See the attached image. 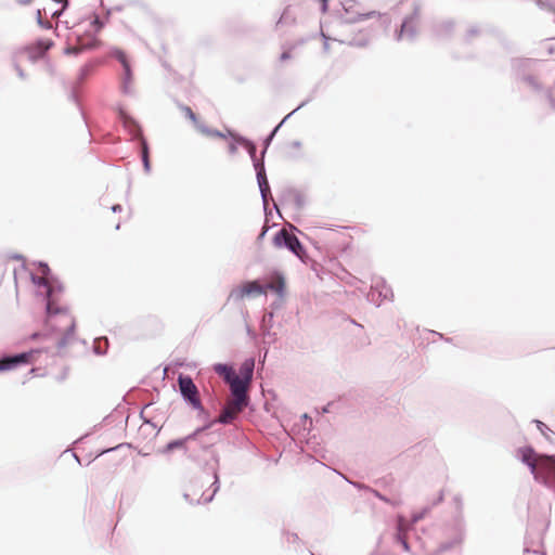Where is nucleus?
Wrapping results in <instances>:
<instances>
[{
    "instance_id": "f257e3e1",
    "label": "nucleus",
    "mask_w": 555,
    "mask_h": 555,
    "mask_svg": "<svg viewBox=\"0 0 555 555\" xmlns=\"http://www.w3.org/2000/svg\"><path fill=\"white\" fill-rule=\"evenodd\" d=\"M41 276L31 273V281L37 286V294L46 299L47 320L46 327L48 333L42 336H56L55 346L59 350L65 348L74 340L76 322L67 308L59 307L57 296L63 292L61 285L54 286L48 279L50 269L47 263L40 262ZM41 336L39 333L33 334V338Z\"/></svg>"
},
{
    "instance_id": "f03ea898",
    "label": "nucleus",
    "mask_w": 555,
    "mask_h": 555,
    "mask_svg": "<svg viewBox=\"0 0 555 555\" xmlns=\"http://www.w3.org/2000/svg\"><path fill=\"white\" fill-rule=\"evenodd\" d=\"M64 26L69 30L67 39L81 44V48H92L94 46L96 34L102 29L103 22L99 15L92 14L82 18H72L57 21L56 28Z\"/></svg>"
},
{
    "instance_id": "7ed1b4c3",
    "label": "nucleus",
    "mask_w": 555,
    "mask_h": 555,
    "mask_svg": "<svg viewBox=\"0 0 555 555\" xmlns=\"http://www.w3.org/2000/svg\"><path fill=\"white\" fill-rule=\"evenodd\" d=\"M209 426L199 427L188 435L186 456L192 461H199L219 439V435L209 431Z\"/></svg>"
},
{
    "instance_id": "20e7f679",
    "label": "nucleus",
    "mask_w": 555,
    "mask_h": 555,
    "mask_svg": "<svg viewBox=\"0 0 555 555\" xmlns=\"http://www.w3.org/2000/svg\"><path fill=\"white\" fill-rule=\"evenodd\" d=\"M178 385L183 400L191 405L193 410L198 412V414L204 413L205 409L202 404L197 387L193 379L190 376L180 374L178 377Z\"/></svg>"
},
{
    "instance_id": "39448f33",
    "label": "nucleus",
    "mask_w": 555,
    "mask_h": 555,
    "mask_svg": "<svg viewBox=\"0 0 555 555\" xmlns=\"http://www.w3.org/2000/svg\"><path fill=\"white\" fill-rule=\"evenodd\" d=\"M274 244L278 247H285L289 251H292L299 259H302L306 256V249L298 240V237L287 230L282 229L274 235Z\"/></svg>"
},
{
    "instance_id": "423d86ee",
    "label": "nucleus",
    "mask_w": 555,
    "mask_h": 555,
    "mask_svg": "<svg viewBox=\"0 0 555 555\" xmlns=\"http://www.w3.org/2000/svg\"><path fill=\"white\" fill-rule=\"evenodd\" d=\"M111 56L120 62L122 66L121 91L124 94L132 95L134 90L132 88V70L130 63L125 52L120 49L114 48L111 50Z\"/></svg>"
},
{
    "instance_id": "0eeeda50",
    "label": "nucleus",
    "mask_w": 555,
    "mask_h": 555,
    "mask_svg": "<svg viewBox=\"0 0 555 555\" xmlns=\"http://www.w3.org/2000/svg\"><path fill=\"white\" fill-rule=\"evenodd\" d=\"M268 288H273V285L262 286L257 281L247 282L242 286L233 288L229 294L228 300L240 301L246 296L266 295Z\"/></svg>"
},
{
    "instance_id": "6e6552de",
    "label": "nucleus",
    "mask_w": 555,
    "mask_h": 555,
    "mask_svg": "<svg viewBox=\"0 0 555 555\" xmlns=\"http://www.w3.org/2000/svg\"><path fill=\"white\" fill-rule=\"evenodd\" d=\"M230 385L231 395L233 397L232 401L236 408L240 405H248V386L250 383L240 378L237 375L235 378H232L231 382L228 383Z\"/></svg>"
},
{
    "instance_id": "1a4fd4ad",
    "label": "nucleus",
    "mask_w": 555,
    "mask_h": 555,
    "mask_svg": "<svg viewBox=\"0 0 555 555\" xmlns=\"http://www.w3.org/2000/svg\"><path fill=\"white\" fill-rule=\"evenodd\" d=\"M392 297V289L383 279H376L367 294V299L376 307H379L384 300Z\"/></svg>"
},
{
    "instance_id": "9d476101",
    "label": "nucleus",
    "mask_w": 555,
    "mask_h": 555,
    "mask_svg": "<svg viewBox=\"0 0 555 555\" xmlns=\"http://www.w3.org/2000/svg\"><path fill=\"white\" fill-rule=\"evenodd\" d=\"M539 474H542L546 480V485L543 486L552 488L555 480V455H541L539 457Z\"/></svg>"
},
{
    "instance_id": "9b49d317",
    "label": "nucleus",
    "mask_w": 555,
    "mask_h": 555,
    "mask_svg": "<svg viewBox=\"0 0 555 555\" xmlns=\"http://www.w3.org/2000/svg\"><path fill=\"white\" fill-rule=\"evenodd\" d=\"M211 456L215 462V466L212 467V482L210 486L211 491L210 492L204 491L201 494V498L198 500H196L197 504L211 502L212 499L215 498L216 493L220 489L219 475H218L219 461H220L219 455L215 452H211Z\"/></svg>"
},
{
    "instance_id": "f8f14e48",
    "label": "nucleus",
    "mask_w": 555,
    "mask_h": 555,
    "mask_svg": "<svg viewBox=\"0 0 555 555\" xmlns=\"http://www.w3.org/2000/svg\"><path fill=\"white\" fill-rule=\"evenodd\" d=\"M34 351L22 352L13 356H4L0 358V372L10 371L21 364H27L30 361Z\"/></svg>"
},
{
    "instance_id": "ddd939ff",
    "label": "nucleus",
    "mask_w": 555,
    "mask_h": 555,
    "mask_svg": "<svg viewBox=\"0 0 555 555\" xmlns=\"http://www.w3.org/2000/svg\"><path fill=\"white\" fill-rule=\"evenodd\" d=\"M255 170L263 209L266 211L268 209V195L270 193V186L267 180L264 163H256Z\"/></svg>"
},
{
    "instance_id": "4468645a",
    "label": "nucleus",
    "mask_w": 555,
    "mask_h": 555,
    "mask_svg": "<svg viewBox=\"0 0 555 555\" xmlns=\"http://www.w3.org/2000/svg\"><path fill=\"white\" fill-rule=\"evenodd\" d=\"M418 18L417 10L411 16L404 18L399 33L397 34V40L403 38L413 40L416 36V24Z\"/></svg>"
},
{
    "instance_id": "2eb2a0df",
    "label": "nucleus",
    "mask_w": 555,
    "mask_h": 555,
    "mask_svg": "<svg viewBox=\"0 0 555 555\" xmlns=\"http://www.w3.org/2000/svg\"><path fill=\"white\" fill-rule=\"evenodd\" d=\"M246 406L247 405H240V408H236L233 404V401L231 400L223 406L218 418L212 421L208 426L210 427L212 424H216V423H219L222 425H228V424L232 423L235 420L236 415L238 413H241Z\"/></svg>"
},
{
    "instance_id": "dca6fc26",
    "label": "nucleus",
    "mask_w": 555,
    "mask_h": 555,
    "mask_svg": "<svg viewBox=\"0 0 555 555\" xmlns=\"http://www.w3.org/2000/svg\"><path fill=\"white\" fill-rule=\"evenodd\" d=\"M464 537V522L462 517L456 520V535L452 542L442 543L439 546V551L444 552L450 550L453 545L460 544Z\"/></svg>"
},
{
    "instance_id": "f3484780",
    "label": "nucleus",
    "mask_w": 555,
    "mask_h": 555,
    "mask_svg": "<svg viewBox=\"0 0 555 555\" xmlns=\"http://www.w3.org/2000/svg\"><path fill=\"white\" fill-rule=\"evenodd\" d=\"M255 369V360L253 358L246 359L240 366V378L250 383Z\"/></svg>"
},
{
    "instance_id": "a211bd4d",
    "label": "nucleus",
    "mask_w": 555,
    "mask_h": 555,
    "mask_svg": "<svg viewBox=\"0 0 555 555\" xmlns=\"http://www.w3.org/2000/svg\"><path fill=\"white\" fill-rule=\"evenodd\" d=\"M214 371L219 374V375H222L225 383H229L232 380V378H235L237 376V374L234 372V370L232 369V366L228 365V364H223V363H217L214 365Z\"/></svg>"
},
{
    "instance_id": "6ab92c4d",
    "label": "nucleus",
    "mask_w": 555,
    "mask_h": 555,
    "mask_svg": "<svg viewBox=\"0 0 555 555\" xmlns=\"http://www.w3.org/2000/svg\"><path fill=\"white\" fill-rule=\"evenodd\" d=\"M186 446H188V436L168 442L165 446V448L162 450V453L167 454L176 449H181V450H183L184 454L186 455Z\"/></svg>"
},
{
    "instance_id": "aec40b11",
    "label": "nucleus",
    "mask_w": 555,
    "mask_h": 555,
    "mask_svg": "<svg viewBox=\"0 0 555 555\" xmlns=\"http://www.w3.org/2000/svg\"><path fill=\"white\" fill-rule=\"evenodd\" d=\"M238 141L241 143V145H243L247 153L249 154L251 160H253V165L255 166L256 163H263V157L261 156V159H258L256 157V151H257V147L256 145L248 139H245L243 137H240L238 138Z\"/></svg>"
},
{
    "instance_id": "412c9836",
    "label": "nucleus",
    "mask_w": 555,
    "mask_h": 555,
    "mask_svg": "<svg viewBox=\"0 0 555 555\" xmlns=\"http://www.w3.org/2000/svg\"><path fill=\"white\" fill-rule=\"evenodd\" d=\"M518 452L520 454V461L525 465H528V464H530V462H534L537 460L535 452L531 447L521 448V449H519Z\"/></svg>"
},
{
    "instance_id": "4be33fe9",
    "label": "nucleus",
    "mask_w": 555,
    "mask_h": 555,
    "mask_svg": "<svg viewBox=\"0 0 555 555\" xmlns=\"http://www.w3.org/2000/svg\"><path fill=\"white\" fill-rule=\"evenodd\" d=\"M305 105V103H301L297 108H295L292 113H289L273 130L272 132L268 135V138L266 139L264 141V145L268 146L271 142V140L273 139V137L275 135V133L278 132V130L280 129V127L284 124V121L289 117L292 116L295 112H297L300 107H302ZM266 151H267V147H264V150L261 152V156L263 157L264 154H266Z\"/></svg>"
},
{
    "instance_id": "5701e85b",
    "label": "nucleus",
    "mask_w": 555,
    "mask_h": 555,
    "mask_svg": "<svg viewBox=\"0 0 555 555\" xmlns=\"http://www.w3.org/2000/svg\"><path fill=\"white\" fill-rule=\"evenodd\" d=\"M527 466L530 469V473L532 474L533 479L541 485H546L545 478L542 476V474H539V463L537 460L534 462H530V464H528Z\"/></svg>"
},
{
    "instance_id": "b1692460",
    "label": "nucleus",
    "mask_w": 555,
    "mask_h": 555,
    "mask_svg": "<svg viewBox=\"0 0 555 555\" xmlns=\"http://www.w3.org/2000/svg\"><path fill=\"white\" fill-rule=\"evenodd\" d=\"M197 130L201 131L203 134H206V135H209V137H216V138H225V134L222 133L221 131L219 130H216V129H210L208 128L207 126H205L204 124H198L196 126Z\"/></svg>"
},
{
    "instance_id": "393cba45",
    "label": "nucleus",
    "mask_w": 555,
    "mask_h": 555,
    "mask_svg": "<svg viewBox=\"0 0 555 555\" xmlns=\"http://www.w3.org/2000/svg\"><path fill=\"white\" fill-rule=\"evenodd\" d=\"M142 163L144 167V171L146 173H150L151 171V164L149 158V146L145 140H142Z\"/></svg>"
},
{
    "instance_id": "a878e982",
    "label": "nucleus",
    "mask_w": 555,
    "mask_h": 555,
    "mask_svg": "<svg viewBox=\"0 0 555 555\" xmlns=\"http://www.w3.org/2000/svg\"><path fill=\"white\" fill-rule=\"evenodd\" d=\"M410 527L411 524L408 525L405 518L402 515L397 517V533H406Z\"/></svg>"
},
{
    "instance_id": "bb28decb",
    "label": "nucleus",
    "mask_w": 555,
    "mask_h": 555,
    "mask_svg": "<svg viewBox=\"0 0 555 555\" xmlns=\"http://www.w3.org/2000/svg\"><path fill=\"white\" fill-rule=\"evenodd\" d=\"M429 511H430L429 507H425L421 512L414 513L411 517V526H413V525L417 524L420 520H422L429 513Z\"/></svg>"
},
{
    "instance_id": "cd10ccee",
    "label": "nucleus",
    "mask_w": 555,
    "mask_h": 555,
    "mask_svg": "<svg viewBox=\"0 0 555 555\" xmlns=\"http://www.w3.org/2000/svg\"><path fill=\"white\" fill-rule=\"evenodd\" d=\"M54 2H56L57 4H61V9L60 10H55L52 13V16L60 18L63 15V13L66 10V8L68 7V0H54Z\"/></svg>"
},
{
    "instance_id": "c85d7f7f",
    "label": "nucleus",
    "mask_w": 555,
    "mask_h": 555,
    "mask_svg": "<svg viewBox=\"0 0 555 555\" xmlns=\"http://www.w3.org/2000/svg\"><path fill=\"white\" fill-rule=\"evenodd\" d=\"M182 112L185 114V116L195 125L197 126L199 122L197 120L196 115L193 113V111L189 106L181 105L180 106Z\"/></svg>"
},
{
    "instance_id": "c756f323",
    "label": "nucleus",
    "mask_w": 555,
    "mask_h": 555,
    "mask_svg": "<svg viewBox=\"0 0 555 555\" xmlns=\"http://www.w3.org/2000/svg\"><path fill=\"white\" fill-rule=\"evenodd\" d=\"M373 15H375V12L372 11V12H369L366 14H357V16H351V17H348L347 18V22L349 23H356V22H359V21H362V20H366L369 17H372Z\"/></svg>"
},
{
    "instance_id": "7c9ffc66",
    "label": "nucleus",
    "mask_w": 555,
    "mask_h": 555,
    "mask_svg": "<svg viewBox=\"0 0 555 555\" xmlns=\"http://www.w3.org/2000/svg\"><path fill=\"white\" fill-rule=\"evenodd\" d=\"M396 540L402 545V547L405 552L410 551V545L406 540V533H397Z\"/></svg>"
},
{
    "instance_id": "2f4dec72",
    "label": "nucleus",
    "mask_w": 555,
    "mask_h": 555,
    "mask_svg": "<svg viewBox=\"0 0 555 555\" xmlns=\"http://www.w3.org/2000/svg\"><path fill=\"white\" fill-rule=\"evenodd\" d=\"M533 423L535 424L538 430L544 436V437H547V434L550 430V428L547 427V425H545L543 422L539 421V420H533Z\"/></svg>"
},
{
    "instance_id": "473e14b6",
    "label": "nucleus",
    "mask_w": 555,
    "mask_h": 555,
    "mask_svg": "<svg viewBox=\"0 0 555 555\" xmlns=\"http://www.w3.org/2000/svg\"><path fill=\"white\" fill-rule=\"evenodd\" d=\"M294 20L293 17L291 16L289 14V10L288 9H285L278 22V24H287V23H292Z\"/></svg>"
},
{
    "instance_id": "72a5a7b5",
    "label": "nucleus",
    "mask_w": 555,
    "mask_h": 555,
    "mask_svg": "<svg viewBox=\"0 0 555 555\" xmlns=\"http://www.w3.org/2000/svg\"><path fill=\"white\" fill-rule=\"evenodd\" d=\"M86 48H81V44H78V46H69L67 47L65 50H64V53L65 54H73V55H77L78 53H80V51L85 50Z\"/></svg>"
},
{
    "instance_id": "f704fd0d",
    "label": "nucleus",
    "mask_w": 555,
    "mask_h": 555,
    "mask_svg": "<svg viewBox=\"0 0 555 555\" xmlns=\"http://www.w3.org/2000/svg\"><path fill=\"white\" fill-rule=\"evenodd\" d=\"M238 138L240 137H233V141L229 144V152L231 155H234L237 152V144H241Z\"/></svg>"
},
{
    "instance_id": "c9c22d12",
    "label": "nucleus",
    "mask_w": 555,
    "mask_h": 555,
    "mask_svg": "<svg viewBox=\"0 0 555 555\" xmlns=\"http://www.w3.org/2000/svg\"><path fill=\"white\" fill-rule=\"evenodd\" d=\"M372 492H373V494H374L377 499H379L380 501H383V502H385V503H387V504L398 505V503H395V502L390 501L387 496L383 495V494H382L380 492H378L377 490H373Z\"/></svg>"
},
{
    "instance_id": "e433bc0d",
    "label": "nucleus",
    "mask_w": 555,
    "mask_h": 555,
    "mask_svg": "<svg viewBox=\"0 0 555 555\" xmlns=\"http://www.w3.org/2000/svg\"><path fill=\"white\" fill-rule=\"evenodd\" d=\"M357 4L354 0H343L341 5L346 12H349L353 9V7Z\"/></svg>"
},
{
    "instance_id": "4c0bfd02",
    "label": "nucleus",
    "mask_w": 555,
    "mask_h": 555,
    "mask_svg": "<svg viewBox=\"0 0 555 555\" xmlns=\"http://www.w3.org/2000/svg\"><path fill=\"white\" fill-rule=\"evenodd\" d=\"M285 540L287 543H297L299 541V538H298L297 533L286 532Z\"/></svg>"
},
{
    "instance_id": "58836bf2",
    "label": "nucleus",
    "mask_w": 555,
    "mask_h": 555,
    "mask_svg": "<svg viewBox=\"0 0 555 555\" xmlns=\"http://www.w3.org/2000/svg\"><path fill=\"white\" fill-rule=\"evenodd\" d=\"M537 4L541 8H548L555 12V7L550 2V0H535Z\"/></svg>"
},
{
    "instance_id": "ea45409f",
    "label": "nucleus",
    "mask_w": 555,
    "mask_h": 555,
    "mask_svg": "<svg viewBox=\"0 0 555 555\" xmlns=\"http://www.w3.org/2000/svg\"><path fill=\"white\" fill-rule=\"evenodd\" d=\"M453 502L455 504L456 509L461 513L463 509V500H462L461 495H455L453 498Z\"/></svg>"
},
{
    "instance_id": "a19ab883",
    "label": "nucleus",
    "mask_w": 555,
    "mask_h": 555,
    "mask_svg": "<svg viewBox=\"0 0 555 555\" xmlns=\"http://www.w3.org/2000/svg\"><path fill=\"white\" fill-rule=\"evenodd\" d=\"M37 21H38V24L43 27V28H51V24L50 23H43V21L41 20V12L40 10L37 11Z\"/></svg>"
},
{
    "instance_id": "79ce46f5",
    "label": "nucleus",
    "mask_w": 555,
    "mask_h": 555,
    "mask_svg": "<svg viewBox=\"0 0 555 555\" xmlns=\"http://www.w3.org/2000/svg\"><path fill=\"white\" fill-rule=\"evenodd\" d=\"M38 44L40 46V48L43 51H47V50H49L52 47V41H50V40H40L38 42Z\"/></svg>"
},
{
    "instance_id": "37998d69",
    "label": "nucleus",
    "mask_w": 555,
    "mask_h": 555,
    "mask_svg": "<svg viewBox=\"0 0 555 555\" xmlns=\"http://www.w3.org/2000/svg\"><path fill=\"white\" fill-rule=\"evenodd\" d=\"M525 80L531 86L533 87L534 89H538L539 86L538 83L535 82V80L531 77V76H528L525 78Z\"/></svg>"
},
{
    "instance_id": "c03bdc74",
    "label": "nucleus",
    "mask_w": 555,
    "mask_h": 555,
    "mask_svg": "<svg viewBox=\"0 0 555 555\" xmlns=\"http://www.w3.org/2000/svg\"><path fill=\"white\" fill-rule=\"evenodd\" d=\"M14 67H15V70H16L18 77L22 79H25L26 75H25L24 70L21 68V66L15 64Z\"/></svg>"
},
{
    "instance_id": "a18cd8bd",
    "label": "nucleus",
    "mask_w": 555,
    "mask_h": 555,
    "mask_svg": "<svg viewBox=\"0 0 555 555\" xmlns=\"http://www.w3.org/2000/svg\"><path fill=\"white\" fill-rule=\"evenodd\" d=\"M292 57L291 53L288 51H284L281 55H280V60L282 62L286 61V60H289Z\"/></svg>"
},
{
    "instance_id": "49530a36",
    "label": "nucleus",
    "mask_w": 555,
    "mask_h": 555,
    "mask_svg": "<svg viewBox=\"0 0 555 555\" xmlns=\"http://www.w3.org/2000/svg\"><path fill=\"white\" fill-rule=\"evenodd\" d=\"M121 210H122V207L119 204H116V205L112 206V211L113 212H119Z\"/></svg>"
},
{
    "instance_id": "de8ad7c7",
    "label": "nucleus",
    "mask_w": 555,
    "mask_h": 555,
    "mask_svg": "<svg viewBox=\"0 0 555 555\" xmlns=\"http://www.w3.org/2000/svg\"><path fill=\"white\" fill-rule=\"evenodd\" d=\"M321 1H322L321 11H322V13H325L327 11V0H321Z\"/></svg>"
},
{
    "instance_id": "09e8293b",
    "label": "nucleus",
    "mask_w": 555,
    "mask_h": 555,
    "mask_svg": "<svg viewBox=\"0 0 555 555\" xmlns=\"http://www.w3.org/2000/svg\"><path fill=\"white\" fill-rule=\"evenodd\" d=\"M442 500H443V493L440 492L437 500L434 502V505L440 503Z\"/></svg>"
},
{
    "instance_id": "8fccbe9b",
    "label": "nucleus",
    "mask_w": 555,
    "mask_h": 555,
    "mask_svg": "<svg viewBox=\"0 0 555 555\" xmlns=\"http://www.w3.org/2000/svg\"><path fill=\"white\" fill-rule=\"evenodd\" d=\"M322 37L325 40V42H324V50L327 51L328 50L327 37L323 33H322Z\"/></svg>"
},
{
    "instance_id": "3c124183",
    "label": "nucleus",
    "mask_w": 555,
    "mask_h": 555,
    "mask_svg": "<svg viewBox=\"0 0 555 555\" xmlns=\"http://www.w3.org/2000/svg\"><path fill=\"white\" fill-rule=\"evenodd\" d=\"M548 100H550L552 107L555 109V100L551 95H548Z\"/></svg>"
},
{
    "instance_id": "603ef678",
    "label": "nucleus",
    "mask_w": 555,
    "mask_h": 555,
    "mask_svg": "<svg viewBox=\"0 0 555 555\" xmlns=\"http://www.w3.org/2000/svg\"><path fill=\"white\" fill-rule=\"evenodd\" d=\"M184 499H185L186 501H189L191 504H193V503H194V501H193V500H190V494H189V493H184Z\"/></svg>"
},
{
    "instance_id": "864d4df0",
    "label": "nucleus",
    "mask_w": 555,
    "mask_h": 555,
    "mask_svg": "<svg viewBox=\"0 0 555 555\" xmlns=\"http://www.w3.org/2000/svg\"><path fill=\"white\" fill-rule=\"evenodd\" d=\"M94 351H95L96 353H99V354H103V353L105 352V351H101V350H100V347H95V348H94Z\"/></svg>"
},
{
    "instance_id": "5fc2aeb1",
    "label": "nucleus",
    "mask_w": 555,
    "mask_h": 555,
    "mask_svg": "<svg viewBox=\"0 0 555 555\" xmlns=\"http://www.w3.org/2000/svg\"><path fill=\"white\" fill-rule=\"evenodd\" d=\"M294 146L299 147L300 146V142H298V141L294 142Z\"/></svg>"
},
{
    "instance_id": "6e6d98bb",
    "label": "nucleus",
    "mask_w": 555,
    "mask_h": 555,
    "mask_svg": "<svg viewBox=\"0 0 555 555\" xmlns=\"http://www.w3.org/2000/svg\"><path fill=\"white\" fill-rule=\"evenodd\" d=\"M264 234H266V230H263V231H262V233H260L259 237H260V238H261V237H263V236H264Z\"/></svg>"
},
{
    "instance_id": "4d7b16f0",
    "label": "nucleus",
    "mask_w": 555,
    "mask_h": 555,
    "mask_svg": "<svg viewBox=\"0 0 555 555\" xmlns=\"http://www.w3.org/2000/svg\"><path fill=\"white\" fill-rule=\"evenodd\" d=\"M352 485H353V487L361 488V486L358 483H352Z\"/></svg>"
},
{
    "instance_id": "13d9d810",
    "label": "nucleus",
    "mask_w": 555,
    "mask_h": 555,
    "mask_svg": "<svg viewBox=\"0 0 555 555\" xmlns=\"http://www.w3.org/2000/svg\"><path fill=\"white\" fill-rule=\"evenodd\" d=\"M114 449L113 448H109L108 450H105L104 452H108V451H113Z\"/></svg>"
}]
</instances>
